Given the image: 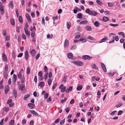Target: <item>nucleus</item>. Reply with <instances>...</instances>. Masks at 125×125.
<instances>
[{
	"mask_svg": "<svg viewBox=\"0 0 125 125\" xmlns=\"http://www.w3.org/2000/svg\"><path fill=\"white\" fill-rule=\"evenodd\" d=\"M86 13L88 14L89 15H91L93 16H96L98 14V13L94 11H91L89 9H87L85 11Z\"/></svg>",
	"mask_w": 125,
	"mask_h": 125,
	"instance_id": "f257e3e1",
	"label": "nucleus"
},
{
	"mask_svg": "<svg viewBox=\"0 0 125 125\" xmlns=\"http://www.w3.org/2000/svg\"><path fill=\"white\" fill-rule=\"evenodd\" d=\"M73 63L75 65L78 66H82L84 65V63L82 61H76L73 62Z\"/></svg>",
	"mask_w": 125,
	"mask_h": 125,
	"instance_id": "f03ea898",
	"label": "nucleus"
},
{
	"mask_svg": "<svg viewBox=\"0 0 125 125\" xmlns=\"http://www.w3.org/2000/svg\"><path fill=\"white\" fill-rule=\"evenodd\" d=\"M82 58L84 60H87V59H90L92 58V57H90V56L89 55H85L83 56L82 57Z\"/></svg>",
	"mask_w": 125,
	"mask_h": 125,
	"instance_id": "7ed1b4c3",
	"label": "nucleus"
},
{
	"mask_svg": "<svg viewBox=\"0 0 125 125\" xmlns=\"http://www.w3.org/2000/svg\"><path fill=\"white\" fill-rule=\"evenodd\" d=\"M9 90V86L8 85H6L5 87V93L6 94H7L8 93V92Z\"/></svg>",
	"mask_w": 125,
	"mask_h": 125,
	"instance_id": "20e7f679",
	"label": "nucleus"
},
{
	"mask_svg": "<svg viewBox=\"0 0 125 125\" xmlns=\"http://www.w3.org/2000/svg\"><path fill=\"white\" fill-rule=\"evenodd\" d=\"M19 89L21 91H23L25 89V85L23 84L20 85L19 86Z\"/></svg>",
	"mask_w": 125,
	"mask_h": 125,
	"instance_id": "39448f33",
	"label": "nucleus"
},
{
	"mask_svg": "<svg viewBox=\"0 0 125 125\" xmlns=\"http://www.w3.org/2000/svg\"><path fill=\"white\" fill-rule=\"evenodd\" d=\"M69 44V42L67 40H65L64 45V47L65 48H67Z\"/></svg>",
	"mask_w": 125,
	"mask_h": 125,
	"instance_id": "423d86ee",
	"label": "nucleus"
},
{
	"mask_svg": "<svg viewBox=\"0 0 125 125\" xmlns=\"http://www.w3.org/2000/svg\"><path fill=\"white\" fill-rule=\"evenodd\" d=\"M2 57L4 61H7V56L4 53H3L2 54Z\"/></svg>",
	"mask_w": 125,
	"mask_h": 125,
	"instance_id": "0eeeda50",
	"label": "nucleus"
},
{
	"mask_svg": "<svg viewBox=\"0 0 125 125\" xmlns=\"http://www.w3.org/2000/svg\"><path fill=\"white\" fill-rule=\"evenodd\" d=\"M29 57L28 53L27 51H26L25 53V57L26 60H28Z\"/></svg>",
	"mask_w": 125,
	"mask_h": 125,
	"instance_id": "6e6552de",
	"label": "nucleus"
},
{
	"mask_svg": "<svg viewBox=\"0 0 125 125\" xmlns=\"http://www.w3.org/2000/svg\"><path fill=\"white\" fill-rule=\"evenodd\" d=\"M13 96L15 98H16L17 96V91L16 89H14L13 91Z\"/></svg>",
	"mask_w": 125,
	"mask_h": 125,
	"instance_id": "1a4fd4ad",
	"label": "nucleus"
},
{
	"mask_svg": "<svg viewBox=\"0 0 125 125\" xmlns=\"http://www.w3.org/2000/svg\"><path fill=\"white\" fill-rule=\"evenodd\" d=\"M101 67L103 69L104 71L105 72H106V70L105 65L103 63H101Z\"/></svg>",
	"mask_w": 125,
	"mask_h": 125,
	"instance_id": "9d476101",
	"label": "nucleus"
},
{
	"mask_svg": "<svg viewBox=\"0 0 125 125\" xmlns=\"http://www.w3.org/2000/svg\"><path fill=\"white\" fill-rule=\"evenodd\" d=\"M108 40L107 38L105 37L103 39H102L99 42V43H101L103 42H105V41H106Z\"/></svg>",
	"mask_w": 125,
	"mask_h": 125,
	"instance_id": "9b49d317",
	"label": "nucleus"
},
{
	"mask_svg": "<svg viewBox=\"0 0 125 125\" xmlns=\"http://www.w3.org/2000/svg\"><path fill=\"white\" fill-rule=\"evenodd\" d=\"M109 20V18L107 17H104L103 18V21L105 22H107Z\"/></svg>",
	"mask_w": 125,
	"mask_h": 125,
	"instance_id": "f8f14e48",
	"label": "nucleus"
},
{
	"mask_svg": "<svg viewBox=\"0 0 125 125\" xmlns=\"http://www.w3.org/2000/svg\"><path fill=\"white\" fill-rule=\"evenodd\" d=\"M9 6L10 7L11 9H13V4L12 1H10L9 4Z\"/></svg>",
	"mask_w": 125,
	"mask_h": 125,
	"instance_id": "ddd939ff",
	"label": "nucleus"
},
{
	"mask_svg": "<svg viewBox=\"0 0 125 125\" xmlns=\"http://www.w3.org/2000/svg\"><path fill=\"white\" fill-rule=\"evenodd\" d=\"M68 57L69 59H72L73 57V55L71 53H69L68 54Z\"/></svg>",
	"mask_w": 125,
	"mask_h": 125,
	"instance_id": "4468645a",
	"label": "nucleus"
},
{
	"mask_svg": "<svg viewBox=\"0 0 125 125\" xmlns=\"http://www.w3.org/2000/svg\"><path fill=\"white\" fill-rule=\"evenodd\" d=\"M72 89V86L69 87V89H67L65 90V92L66 93L69 92V91H71Z\"/></svg>",
	"mask_w": 125,
	"mask_h": 125,
	"instance_id": "2eb2a0df",
	"label": "nucleus"
},
{
	"mask_svg": "<svg viewBox=\"0 0 125 125\" xmlns=\"http://www.w3.org/2000/svg\"><path fill=\"white\" fill-rule=\"evenodd\" d=\"M88 22V21L86 20L80 22L79 24L80 25L83 24H86Z\"/></svg>",
	"mask_w": 125,
	"mask_h": 125,
	"instance_id": "dca6fc26",
	"label": "nucleus"
},
{
	"mask_svg": "<svg viewBox=\"0 0 125 125\" xmlns=\"http://www.w3.org/2000/svg\"><path fill=\"white\" fill-rule=\"evenodd\" d=\"M28 106L30 107H31V108H33L34 107V105L31 103H29L28 104Z\"/></svg>",
	"mask_w": 125,
	"mask_h": 125,
	"instance_id": "f3484780",
	"label": "nucleus"
},
{
	"mask_svg": "<svg viewBox=\"0 0 125 125\" xmlns=\"http://www.w3.org/2000/svg\"><path fill=\"white\" fill-rule=\"evenodd\" d=\"M3 75L5 79H7L8 77V73L7 72L4 71L3 73Z\"/></svg>",
	"mask_w": 125,
	"mask_h": 125,
	"instance_id": "a211bd4d",
	"label": "nucleus"
},
{
	"mask_svg": "<svg viewBox=\"0 0 125 125\" xmlns=\"http://www.w3.org/2000/svg\"><path fill=\"white\" fill-rule=\"evenodd\" d=\"M91 67L93 69H95L96 70H98V68L96 67V65L95 64H92L91 65Z\"/></svg>",
	"mask_w": 125,
	"mask_h": 125,
	"instance_id": "6ab92c4d",
	"label": "nucleus"
},
{
	"mask_svg": "<svg viewBox=\"0 0 125 125\" xmlns=\"http://www.w3.org/2000/svg\"><path fill=\"white\" fill-rule=\"evenodd\" d=\"M44 85V83L43 82H42L39 83L38 86H40L41 87H43Z\"/></svg>",
	"mask_w": 125,
	"mask_h": 125,
	"instance_id": "aec40b11",
	"label": "nucleus"
},
{
	"mask_svg": "<svg viewBox=\"0 0 125 125\" xmlns=\"http://www.w3.org/2000/svg\"><path fill=\"white\" fill-rule=\"evenodd\" d=\"M86 30L88 31H91L92 30L91 27L89 26H87L86 27Z\"/></svg>",
	"mask_w": 125,
	"mask_h": 125,
	"instance_id": "412c9836",
	"label": "nucleus"
},
{
	"mask_svg": "<svg viewBox=\"0 0 125 125\" xmlns=\"http://www.w3.org/2000/svg\"><path fill=\"white\" fill-rule=\"evenodd\" d=\"M82 14L81 13H79L77 15V17L80 19H82Z\"/></svg>",
	"mask_w": 125,
	"mask_h": 125,
	"instance_id": "4be33fe9",
	"label": "nucleus"
},
{
	"mask_svg": "<svg viewBox=\"0 0 125 125\" xmlns=\"http://www.w3.org/2000/svg\"><path fill=\"white\" fill-rule=\"evenodd\" d=\"M30 96V95L29 94H27L26 95H25L23 99L24 100H26L27 98L29 97Z\"/></svg>",
	"mask_w": 125,
	"mask_h": 125,
	"instance_id": "5701e85b",
	"label": "nucleus"
},
{
	"mask_svg": "<svg viewBox=\"0 0 125 125\" xmlns=\"http://www.w3.org/2000/svg\"><path fill=\"white\" fill-rule=\"evenodd\" d=\"M83 88L82 86L81 85H78L77 88V89L78 91H80Z\"/></svg>",
	"mask_w": 125,
	"mask_h": 125,
	"instance_id": "b1692460",
	"label": "nucleus"
},
{
	"mask_svg": "<svg viewBox=\"0 0 125 125\" xmlns=\"http://www.w3.org/2000/svg\"><path fill=\"white\" fill-rule=\"evenodd\" d=\"M100 23L97 21H95L94 23V26L96 27H98L100 25Z\"/></svg>",
	"mask_w": 125,
	"mask_h": 125,
	"instance_id": "393cba45",
	"label": "nucleus"
},
{
	"mask_svg": "<svg viewBox=\"0 0 125 125\" xmlns=\"http://www.w3.org/2000/svg\"><path fill=\"white\" fill-rule=\"evenodd\" d=\"M10 23L12 25L14 26L15 25V21L13 19H11L10 20Z\"/></svg>",
	"mask_w": 125,
	"mask_h": 125,
	"instance_id": "a878e982",
	"label": "nucleus"
},
{
	"mask_svg": "<svg viewBox=\"0 0 125 125\" xmlns=\"http://www.w3.org/2000/svg\"><path fill=\"white\" fill-rule=\"evenodd\" d=\"M96 2L97 4L99 5H101L103 4L102 2L99 0H97Z\"/></svg>",
	"mask_w": 125,
	"mask_h": 125,
	"instance_id": "bb28decb",
	"label": "nucleus"
},
{
	"mask_svg": "<svg viewBox=\"0 0 125 125\" xmlns=\"http://www.w3.org/2000/svg\"><path fill=\"white\" fill-rule=\"evenodd\" d=\"M67 77V76L65 75L63 78L62 82L63 83H65L66 81V79Z\"/></svg>",
	"mask_w": 125,
	"mask_h": 125,
	"instance_id": "cd10ccee",
	"label": "nucleus"
},
{
	"mask_svg": "<svg viewBox=\"0 0 125 125\" xmlns=\"http://www.w3.org/2000/svg\"><path fill=\"white\" fill-rule=\"evenodd\" d=\"M17 79V75L14 74L13 77V82L14 83H15L16 80Z\"/></svg>",
	"mask_w": 125,
	"mask_h": 125,
	"instance_id": "c85d7f7f",
	"label": "nucleus"
},
{
	"mask_svg": "<svg viewBox=\"0 0 125 125\" xmlns=\"http://www.w3.org/2000/svg\"><path fill=\"white\" fill-rule=\"evenodd\" d=\"M12 55L13 59H14L15 58V53L14 51H13L12 52Z\"/></svg>",
	"mask_w": 125,
	"mask_h": 125,
	"instance_id": "c756f323",
	"label": "nucleus"
},
{
	"mask_svg": "<svg viewBox=\"0 0 125 125\" xmlns=\"http://www.w3.org/2000/svg\"><path fill=\"white\" fill-rule=\"evenodd\" d=\"M35 50L34 49H33L31 51V53L32 56H34L35 55Z\"/></svg>",
	"mask_w": 125,
	"mask_h": 125,
	"instance_id": "7c9ffc66",
	"label": "nucleus"
},
{
	"mask_svg": "<svg viewBox=\"0 0 125 125\" xmlns=\"http://www.w3.org/2000/svg\"><path fill=\"white\" fill-rule=\"evenodd\" d=\"M19 22L21 23H22V17L21 16H19Z\"/></svg>",
	"mask_w": 125,
	"mask_h": 125,
	"instance_id": "2f4dec72",
	"label": "nucleus"
},
{
	"mask_svg": "<svg viewBox=\"0 0 125 125\" xmlns=\"http://www.w3.org/2000/svg\"><path fill=\"white\" fill-rule=\"evenodd\" d=\"M122 103H118L116 104L115 106L117 107H119L122 105Z\"/></svg>",
	"mask_w": 125,
	"mask_h": 125,
	"instance_id": "473e14b6",
	"label": "nucleus"
},
{
	"mask_svg": "<svg viewBox=\"0 0 125 125\" xmlns=\"http://www.w3.org/2000/svg\"><path fill=\"white\" fill-rule=\"evenodd\" d=\"M66 87L65 86L63 87V88H62L61 89V91L62 93H63L65 91V89Z\"/></svg>",
	"mask_w": 125,
	"mask_h": 125,
	"instance_id": "72a5a7b5",
	"label": "nucleus"
},
{
	"mask_svg": "<svg viewBox=\"0 0 125 125\" xmlns=\"http://www.w3.org/2000/svg\"><path fill=\"white\" fill-rule=\"evenodd\" d=\"M31 112L33 114H34V115H38V113L34 111V110H32V111H31Z\"/></svg>",
	"mask_w": 125,
	"mask_h": 125,
	"instance_id": "f704fd0d",
	"label": "nucleus"
},
{
	"mask_svg": "<svg viewBox=\"0 0 125 125\" xmlns=\"http://www.w3.org/2000/svg\"><path fill=\"white\" fill-rule=\"evenodd\" d=\"M30 69L29 67H28L27 69L26 73L27 74H29L30 72Z\"/></svg>",
	"mask_w": 125,
	"mask_h": 125,
	"instance_id": "c9c22d12",
	"label": "nucleus"
},
{
	"mask_svg": "<svg viewBox=\"0 0 125 125\" xmlns=\"http://www.w3.org/2000/svg\"><path fill=\"white\" fill-rule=\"evenodd\" d=\"M108 6L110 7H111L114 6V4L113 3L110 2H108Z\"/></svg>",
	"mask_w": 125,
	"mask_h": 125,
	"instance_id": "e433bc0d",
	"label": "nucleus"
},
{
	"mask_svg": "<svg viewBox=\"0 0 125 125\" xmlns=\"http://www.w3.org/2000/svg\"><path fill=\"white\" fill-rule=\"evenodd\" d=\"M14 121L13 120H10L9 123V125H12L14 124Z\"/></svg>",
	"mask_w": 125,
	"mask_h": 125,
	"instance_id": "4c0bfd02",
	"label": "nucleus"
},
{
	"mask_svg": "<svg viewBox=\"0 0 125 125\" xmlns=\"http://www.w3.org/2000/svg\"><path fill=\"white\" fill-rule=\"evenodd\" d=\"M88 39L92 40L95 41V39L93 37L91 36H89L88 37Z\"/></svg>",
	"mask_w": 125,
	"mask_h": 125,
	"instance_id": "58836bf2",
	"label": "nucleus"
},
{
	"mask_svg": "<svg viewBox=\"0 0 125 125\" xmlns=\"http://www.w3.org/2000/svg\"><path fill=\"white\" fill-rule=\"evenodd\" d=\"M8 70V65L6 64L5 65V71L7 72Z\"/></svg>",
	"mask_w": 125,
	"mask_h": 125,
	"instance_id": "ea45409f",
	"label": "nucleus"
},
{
	"mask_svg": "<svg viewBox=\"0 0 125 125\" xmlns=\"http://www.w3.org/2000/svg\"><path fill=\"white\" fill-rule=\"evenodd\" d=\"M67 99L66 97H65L64 99H62L61 100V103L62 104H63L64 101H65Z\"/></svg>",
	"mask_w": 125,
	"mask_h": 125,
	"instance_id": "a19ab883",
	"label": "nucleus"
},
{
	"mask_svg": "<svg viewBox=\"0 0 125 125\" xmlns=\"http://www.w3.org/2000/svg\"><path fill=\"white\" fill-rule=\"evenodd\" d=\"M77 47V46L76 45H74L70 49L71 50H73L75 49Z\"/></svg>",
	"mask_w": 125,
	"mask_h": 125,
	"instance_id": "79ce46f5",
	"label": "nucleus"
},
{
	"mask_svg": "<svg viewBox=\"0 0 125 125\" xmlns=\"http://www.w3.org/2000/svg\"><path fill=\"white\" fill-rule=\"evenodd\" d=\"M35 36V33L33 31H32L31 34V36L32 38H33Z\"/></svg>",
	"mask_w": 125,
	"mask_h": 125,
	"instance_id": "37998d69",
	"label": "nucleus"
},
{
	"mask_svg": "<svg viewBox=\"0 0 125 125\" xmlns=\"http://www.w3.org/2000/svg\"><path fill=\"white\" fill-rule=\"evenodd\" d=\"M65 119H64L61 121L60 122V124L61 125H63L65 122Z\"/></svg>",
	"mask_w": 125,
	"mask_h": 125,
	"instance_id": "c03bdc74",
	"label": "nucleus"
},
{
	"mask_svg": "<svg viewBox=\"0 0 125 125\" xmlns=\"http://www.w3.org/2000/svg\"><path fill=\"white\" fill-rule=\"evenodd\" d=\"M18 77L20 79H21L22 78V74L21 73H19L18 75Z\"/></svg>",
	"mask_w": 125,
	"mask_h": 125,
	"instance_id": "a18cd8bd",
	"label": "nucleus"
},
{
	"mask_svg": "<svg viewBox=\"0 0 125 125\" xmlns=\"http://www.w3.org/2000/svg\"><path fill=\"white\" fill-rule=\"evenodd\" d=\"M80 41H81L82 43H84L86 41V39H80Z\"/></svg>",
	"mask_w": 125,
	"mask_h": 125,
	"instance_id": "49530a36",
	"label": "nucleus"
},
{
	"mask_svg": "<svg viewBox=\"0 0 125 125\" xmlns=\"http://www.w3.org/2000/svg\"><path fill=\"white\" fill-rule=\"evenodd\" d=\"M27 36H30V31H28L25 32Z\"/></svg>",
	"mask_w": 125,
	"mask_h": 125,
	"instance_id": "de8ad7c7",
	"label": "nucleus"
},
{
	"mask_svg": "<svg viewBox=\"0 0 125 125\" xmlns=\"http://www.w3.org/2000/svg\"><path fill=\"white\" fill-rule=\"evenodd\" d=\"M51 79H49L48 80V83L49 85H50L51 83Z\"/></svg>",
	"mask_w": 125,
	"mask_h": 125,
	"instance_id": "09e8293b",
	"label": "nucleus"
},
{
	"mask_svg": "<svg viewBox=\"0 0 125 125\" xmlns=\"http://www.w3.org/2000/svg\"><path fill=\"white\" fill-rule=\"evenodd\" d=\"M48 73H46L44 75V79L45 80H46L47 78L48 74Z\"/></svg>",
	"mask_w": 125,
	"mask_h": 125,
	"instance_id": "8fccbe9b",
	"label": "nucleus"
},
{
	"mask_svg": "<svg viewBox=\"0 0 125 125\" xmlns=\"http://www.w3.org/2000/svg\"><path fill=\"white\" fill-rule=\"evenodd\" d=\"M51 96H49V98H48L47 99L46 101L48 102H49V101H51Z\"/></svg>",
	"mask_w": 125,
	"mask_h": 125,
	"instance_id": "3c124183",
	"label": "nucleus"
},
{
	"mask_svg": "<svg viewBox=\"0 0 125 125\" xmlns=\"http://www.w3.org/2000/svg\"><path fill=\"white\" fill-rule=\"evenodd\" d=\"M16 11L17 17H18L19 15V12L18 11V10L17 9H16Z\"/></svg>",
	"mask_w": 125,
	"mask_h": 125,
	"instance_id": "603ef678",
	"label": "nucleus"
},
{
	"mask_svg": "<svg viewBox=\"0 0 125 125\" xmlns=\"http://www.w3.org/2000/svg\"><path fill=\"white\" fill-rule=\"evenodd\" d=\"M109 25H110L111 26H112L113 27H115L117 26H118V25L117 24H109Z\"/></svg>",
	"mask_w": 125,
	"mask_h": 125,
	"instance_id": "864d4df0",
	"label": "nucleus"
},
{
	"mask_svg": "<svg viewBox=\"0 0 125 125\" xmlns=\"http://www.w3.org/2000/svg\"><path fill=\"white\" fill-rule=\"evenodd\" d=\"M3 109L6 112H8L9 110V108L8 107H5L3 108Z\"/></svg>",
	"mask_w": 125,
	"mask_h": 125,
	"instance_id": "5fc2aeb1",
	"label": "nucleus"
},
{
	"mask_svg": "<svg viewBox=\"0 0 125 125\" xmlns=\"http://www.w3.org/2000/svg\"><path fill=\"white\" fill-rule=\"evenodd\" d=\"M66 25L67 28L68 29H69L70 27V26L68 22H67Z\"/></svg>",
	"mask_w": 125,
	"mask_h": 125,
	"instance_id": "6e6d98bb",
	"label": "nucleus"
},
{
	"mask_svg": "<svg viewBox=\"0 0 125 125\" xmlns=\"http://www.w3.org/2000/svg\"><path fill=\"white\" fill-rule=\"evenodd\" d=\"M22 38L23 39H26V35L24 34H23L22 35Z\"/></svg>",
	"mask_w": 125,
	"mask_h": 125,
	"instance_id": "4d7b16f0",
	"label": "nucleus"
},
{
	"mask_svg": "<svg viewBox=\"0 0 125 125\" xmlns=\"http://www.w3.org/2000/svg\"><path fill=\"white\" fill-rule=\"evenodd\" d=\"M40 56V54L39 53H38L36 56V57H35V59L36 60H37L38 58H39V56Z\"/></svg>",
	"mask_w": 125,
	"mask_h": 125,
	"instance_id": "13d9d810",
	"label": "nucleus"
},
{
	"mask_svg": "<svg viewBox=\"0 0 125 125\" xmlns=\"http://www.w3.org/2000/svg\"><path fill=\"white\" fill-rule=\"evenodd\" d=\"M48 93H46L44 95V98L45 99H47L48 96Z\"/></svg>",
	"mask_w": 125,
	"mask_h": 125,
	"instance_id": "bf43d9fd",
	"label": "nucleus"
},
{
	"mask_svg": "<svg viewBox=\"0 0 125 125\" xmlns=\"http://www.w3.org/2000/svg\"><path fill=\"white\" fill-rule=\"evenodd\" d=\"M52 77V73L51 72H50L49 74V78H51Z\"/></svg>",
	"mask_w": 125,
	"mask_h": 125,
	"instance_id": "052dcab7",
	"label": "nucleus"
},
{
	"mask_svg": "<svg viewBox=\"0 0 125 125\" xmlns=\"http://www.w3.org/2000/svg\"><path fill=\"white\" fill-rule=\"evenodd\" d=\"M42 73L41 71H40L38 73V75L40 77L42 76Z\"/></svg>",
	"mask_w": 125,
	"mask_h": 125,
	"instance_id": "680f3d73",
	"label": "nucleus"
},
{
	"mask_svg": "<svg viewBox=\"0 0 125 125\" xmlns=\"http://www.w3.org/2000/svg\"><path fill=\"white\" fill-rule=\"evenodd\" d=\"M57 85V83H56L55 84H54L52 86V89L53 90L54 89L56 86Z\"/></svg>",
	"mask_w": 125,
	"mask_h": 125,
	"instance_id": "e2e57ef3",
	"label": "nucleus"
},
{
	"mask_svg": "<svg viewBox=\"0 0 125 125\" xmlns=\"http://www.w3.org/2000/svg\"><path fill=\"white\" fill-rule=\"evenodd\" d=\"M74 102V99H72L70 102V104H73Z\"/></svg>",
	"mask_w": 125,
	"mask_h": 125,
	"instance_id": "0e129e2a",
	"label": "nucleus"
},
{
	"mask_svg": "<svg viewBox=\"0 0 125 125\" xmlns=\"http://www.w3.org/2000/svg\"><path fill=\"white\" fill-rule=\"evenodd\" d=\"M12 100L11 99H8L7 101V104H9L10 103L12 102Z\"/></svg>",
	"mask_w": 125,
	"mask_h": 125,
	"instance_id": "69168bd1",
	"label": "nucleus"
},
{
	"mask_svg": "<svg viewBox=\"0 0 125 125\" xmlns=\"http://www.w3.org/2000/svg\"><path fill=\"white\" fill-rule=\"evenodd\" d=\"M42 23L44 25L45 24V22L43 18L42 19Z\"/></svg>",
	"mask_w": 125,
	"mask_h": 125,
	"instance_id": "338daca9",
	"label": "nucleus"
},
{
	"mask_svg": "<svg viewBox=\"0 0 125 125\" xmlns=\"http://www.w3.org/2000/svg\"><path fill=\"white\" fill-rule=\"evenodd\" d=\"M44 71L45 72H47V71H48V69L47 68V67L45 66L44 67Z\"/></svg>",
	"mask_w": 125,
	"mask_h": 125,
	"instance_id": "774afa93",
	"label": "nucleus"
}]
</instances>
